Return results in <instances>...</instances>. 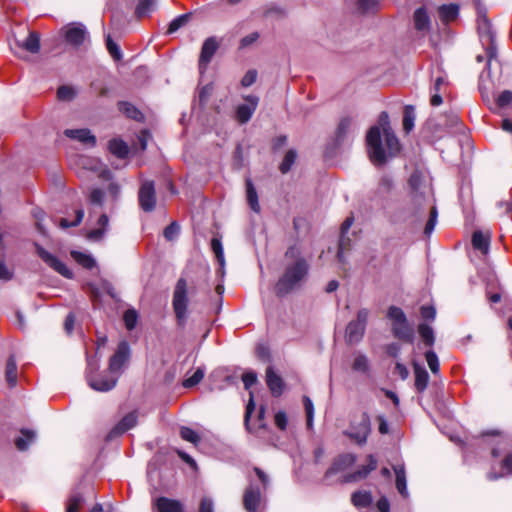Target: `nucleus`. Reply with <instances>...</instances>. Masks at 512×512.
I'll list each match as a JSON object with an SVG mask.
<instances>
[{
	"label": "nucleus",
	"mask_w": 512,
	"mask_h": 512,
	"mask_svg": "<svg viewBox=\"0 0 512 512\" xmlns=\"http://www.w3.org/2000/svg\"><path fill=\"white\" fill-rule=\"evenodd\" d=\"M393 470L395 472L396 480V489L401 494L402 497L407 498L409 496L407 489V479H406V471L403 464H398L393 466Z\"/></svg>",
	"instance_id": "nucleus-21"
},
{
	"label": "nucleus",
	"mask_w": 512,
	"mask_h": 512,
	"mask_svg": "<svg viewBox=\"0 0 512 512\" xmlns=\"http://www.w3.org/2000/svg\"><path fill=\"white\" fill-rule=\"evenodd\" d=\"M106 47H107V50L109 51L110 55L115 60H120L122 58V53L120 51L119 46L111 39L110 35L107 36Z\"/></svg>",
	"instance_id": "nucleus-53"
},
{
	"label": "nucleus",
	"mask_w": 512,
	"mask_h": 512,
	"mask_svg": "<svg viewBox=\"0 0 512 512\" xmlns=\"http://www.w3.org/2000/svg\"><path fill=\"white\" fill-rule=\"evenodd\" d=\"M275 425L282 431L286 430L288 425V417L285 411H278L274 416Z\"/></svg>",
	"instance_id": "nucleus-55"
},
{
	"label": "nucleus",
	"mask_w": 512,
	"mask_h": 512,
	"mask_svg": "<svg viewBox=\"0 0 512 512\" xmlns=\"http://www.w3.org/2000/svg\"><path fill=\"white\" fill-rule=\"evenodd\" d=\"M368 316V310L363 308L358 311L356 320L349 322L346 328V340L349 343H357L362 339Z\"/></svg>",
	"instance_id": "nucleus-8"
},
{
	"label": "nucleus",
	"mask_w": 512,
	"mask_h": 512,
	"mask_svg": "<svg viewBox=\"0 0 512 512\" xmlns=\"http://www.w3.org/2000/svg\"><path fill=\"white\" fill-rule=\"evenodd\" d=\"M371 432L370 417L366 412L360 414L358 419L351 421L350 426L344 434L359 445L366 443Z\"/></svg>",
	"instance_id": "nucleus-7"
},
{
	"label": "nucleus",
	"mask_w": 512,
	"mask_h": 512,
	"mask_svg": "<svg viewBox=\"0 0 512 512\" xmlns=\"http://www.w3.org/2000/svg\"><path fill=\"white\" fill-rule=\"evenodd\" d=\"M98 228L89 231L87 238L91 241H100L103 239L106 231L108 230L109 219L106 214H102L98 219Z\"/></svg>",
	"instance_id": "nucleus-25"
},
{
	"label": "nucleus",
	"mask_w": 512,
	"mask_h": 512,
	"mask_svg": "<svg viewBox=\"0 0 512 512\" xmlns=\"http://www.w3.org/2000/svg\"><path fill=\"white\" fill-rule=\"evenodd\" d=\"M211 249L215 254L217 262L219 263L221 275H224L225 257L222 242L219 238H212Z\"/></svg>",
	"instance_id": "nucleus-36"
},
{
	"label": "nucleus",
	"mask_w": 512,
	"mask_h": 512,
	"mask_svg": "<svg viewBox=\"0 0 512 512\" xmlns=\"http://www.w3.org/2000/svg\"><path fill=\"white\" fill-rule=\"evenodd\" d=\"M512 102V92L509 90L503 91L497 98V105L505 107Z\"/></svg>",
	"instance_id": "nucleus-63"
},
{
	"label": "nucleus",
	"mask_w": 512,
	"mask_h": 512,
	"mask_svg": "<svg viewBox=\"0 0 512 512\" xmlns=\"http://www.w3.org/2000/svg\"><path fill=\"white\" fill-rule=\"evenodd\" d=\"M189 18L190 14L188 13L179 15L176 18H174L168 26L167 34H173L176 31H178L181 27L185 26Z\"/></svg>",
	"instance_id": "nucleus-43"
},
{
	"label": "nucleus",
	"mask_w": 512,
	"mask_h": 512,
	"mask_svg": "<svg viewBox=\"0 0 512 512\" xmlns=\"http://www.w3.org/2000/svg\"><path fill=\"white\" fill-rule=\"evenodd\" d=\"M420 314L423 319L433 321L436 317V309L432 305H425L420 308Z\"/></svg>",
	"instance_id": "nucleus-57"
},
{
	"label": "nucleus",
	"mask_w": 512,
	"mask_h": 512,
	"mask_svg": "<svg viewBox=\"0 0 512 512\" xmlns=\"http://www.w3.org/2000/svg\"><path fill=\"white\" fill-rule=\"evenodd\" d=\"M256 79L257 71L254 69L248 70L241 80V85L243 87H250L252 84L255 83Z\"/></svg>",
	"instance_id": "nucleus-59"
},
{
	"label": "nucleus",
	"mask_w": 512,
	"mask_h": 512,
	"mask_svg": "<svg viewBox=\"0 0 512 512\" xmlns=\"http://www.w3.org/2000/svg\"><path fill=\"white\" fill-rule=\"evenodd\" d=\"M356 461V456L353 454H344L339 456L331 466V468L328 469L326 472L327 475L335 474L341 470L346 469L347 467L354 464Z\"/></svg>",
	"instance_id": "nucleus-24"
},
{
	"label": "nucleus",
	"mask_w": 512,
	"mask_h": 512,
	"mask_svg": "<svg viewBox=\"0 0 512 512\" xmlns=\"http://www.w3.org/2000/svg\"><path fill=\"white\" fill-rule=\"evenodd\" d=\"M254 409H255V403H254L253 395L251 394L249 402L246 406V411H245V416H244V424H245V427L247 430H250L249 421L254 412Z\"/></svg>",
	"instance_id": "nucleus-58"
},
{
	"label": "nucleus",
	"mask_w": 512,
	"mask_h": 512,
	"mask_svg": "<svg viewBox=\"0 0 512 512\" xmlns=\"http://www.w3.org/2000/svg\"><path fill=\"white\" fill-rule=\"evenodd\" d=\"M6 380L11 387L17 383V363L14 357H10L7 361Z\"/></svg>",
	"instance_id": "nucleus-41"
},
{
	"label": "nucleus",
	"mask_w": 512,
	"mask_h": 512,
	"mask_svg": "<svg viewBox=\"0 0 512 512\" xmlns=\"http://www.w3.org/2000/svg\"><path fill=\"white\" fill-rule=\"evenodd\" d=\"M352 120L348 117L343 118L337 128V137L342 138L350 129Z\"/></svg>",
	"instance_id": "nucleus-61"
},
{
	"label": "nucleus",
	"mask_w": 512,
	"mask_h": 512,
	"mask_svg": "<svg viewBox=\"0 0 512 512\" xmlns=\"http://www.w3.org/2000/svg\"><path fill=\"white\" fill-rule=\"evenodd\" d=\"M439 17L442 22L448 23L457 18L459 6L457 4H444L438 8Z\"/></svg>",
	"instance_id": "nucleus-28"
},
{
	"label": "nucleus",
	"mask_w": 512,
	"mask_h": 512,
	"mask_svg": "<svg viewBox=\"0 0 512 512\" xmlns=\"http://www.w3.org/2000/svg\"><path fill=\"white\" fill-rule=\"evenodd\" d=\"M246 195L250 208L256 213L260 212L257 191L250 179L246 180Z\"/></svg>",
	"instance_id": "nucleus-34"
},
{
	"label": "nucleus",
	"mask_w": 512,
	"mask_h": 512,
	"mask_svg": "<svg viewBox=\"0 0 512 512\" xmlns=\"http://www.w3.org/2000/svg\"><path fill=\"white\" fill-rule=\"evenodd\" d=\"M155 7V0H140L136 6L135 14L141 18L148 15Z\"/></svg>",
	"instance_id": "nucleus-42"
},
{
	"label": "nucleus",
	"mask_w": 512,
	"mask_h": 512,
	"mask_svg": "<svg viewBox=\"0 0 512 512\" xmlns=\"http://www.w3.org/2000/svg\"><path fill=\"white\" fill-rule=\"evenodd\" d=\"M261 493L258 487L249 486L244 494L243 503L248 512H256L260 503Z\"/></svg>",
	"instance_id": "nucleus-17"
},
{
	"label": "nucleus",
	"mask_w": 512,
	"mask_h": 512,
	"mask_svg": "<svg viewBox=\"0 0 512 512\" xmlns=\"http://www.w3.org/2000/svg\"><path fill=\"white\" fill-rule=\"evenodd\" d=\"M76 95V91L71 86H60L57 90V97L59 100L62 101H70L72 100Z\"/></svg>",
	"instance_id": "nucleus-48"
},
{
	"label": "nucleus",
	"mask_w": 512,
	"mask_h": 512,
	"mask_svg": "<svg viewBox=\"0 0 512 512\" xmlns=\"http://www.w3.org/2000/svg\"><path fill=\"white\" fill-rule=\"evenodd\" d=\"M124 322L125 326L128 330H132L135 328L137 324L138 315L134 309H128L124 313Z\"/></svg>",
	"instance_id": "nucleus-51"
},
{
	"label": "nucleus",
	"mask_w": 512,
	"mask_h": 512,
	"mask_svg": "<svg viewBox=\"0 0 512 512\" xmlns=\"http://www.w3.org/2000/svg\"><path fill=\"white\" fill-rule=\"evenodd\" d=\"M36 434L29 429H22L21 435L15 440V445L19 451H25L35 440Z\"/></svg>",
	"instance_id": "nucleus-31"
},
{
	"label": "nucleus",
	"mask_w": 512,
	"mask_h": 512,
	"mask_svg": "<svg viewBox=\"0 0 512 512\" xmlns=\"http://www.w3.org/2000/svg\"><path fill=\"white\" fill-rule=\"evenodd\" d=\"M64 36L68 44L79 47L88 38V31L82 23H71L64 28Z\"/></svg>",
	"instance_id": "nucleus-10"
},
{
	"label": "nucleus",
	"mask_w": 512,
	"mask_h": 512,
	"mask_svg": "<svg viewBox=\"0 0 512 512\" xmlns=\"http://www.w3.org/2000/svg\"><path fill=\"white\" fill-rule=\"evenodd\" d=\"M246 104L237 107L236 118L241 124L247 123L257 109L259 98L255 95H247L244 97Z\"/></svg>",
	"instance_id": "nucleus-12"
},
{
	"label": "nucleus",
	"mask_w": 512,
	"mask_h": 512,
	"mask_svg": "<svg viewBox=\"0 0 512 512\" xmlns=\"http://www.w3.org/2000/svg\"><path fill=\"white\" fill-rule=\"evenodd\" d=\"M180 436L183 440L190 442L194 445H197L200 442V436L198 435V433L189 427H181Z\"/></svg>",
	"instance_id": "nucleus-46"
},
{
	"label": "nucleus",
	"mask_w": 512,
	"mask_h": 512,
	"mask_svg": "<svg viewBox=\"0 0 512 512\" xmlns=\"http://www.w3.org/2000/svg\"><path fill=\"white\" fill-rule=\"evenodd\" d=\"M416 119L415 109L412 105H407L403 113V129L406 133H410L414 128Z\"/></svg>",
	"instance_id": "nucleus-39"
},
{
	"label": "nucleus",
	"mask_w": 512,
	"mask_h": 512,
	"mask_svg": "<svg viewBox=\"0 0 512 512\" xmlns=\"http://www.w3.org/2000/svg\"><path fill=\"white\" fill-rule=\"evenodd\" d=\"M366 142L369 158L374 165H383L389 158L400 152L401 145L391 129L387 112H381L378 125L369 129Z\"/></svg>",
	"instance_id": "nucleus-2"
},
{
	"label": "nucleus",
	"mask_w": 512,
	"mask_h": 512,
	"mask_svg": "<svg viewBox=\"0 0 512 512\" xmlns=\"http://www.w3.org/2000/svg\"><path fill=\"white\" fill-rule=\"evenodd\" d=\"M427 364L432 371V373L436 374L439 371V360L437 354H425Z\"/></svg>",
	"instance_id": "nucleus-62"
},
{
	"label": "nucleus",
	"mask_w": 512,
	"mask_h": 512,
	"mask_svg": "<svg viewBox=\"0 0 512 512\" xmlns=\"http://www.w3.org/2000/svg\"><path fill=\"white\" fill-rule=\"evenodd\" d=\"M36 251L38 256L57 273L68 279H71L73 277L72 271L56 256H54L53 254H51L38 244H36Z\"/></svg>",
	"instance_id": "nucleus-9"
},
{
	"label": "nucleus",
	"mask_w": 512,
	"mask_h": 512,
	"mask_svg": "<svg viewBox=\"0 0 512 512\" xmlns=\"http://www.w3.org/2000/svg\"><path fill=\"white\" fill-rule=\"evenodd\" d=\"M352 369L355 372L366 374L369 371V363L367 358L360 354L353 362Z\"/></svg>",
	"instance_id": "nucleus-47"
},
{
	"label": "nucleus",
	"mask_w": 512,
	"mask_h": 512,
	"mask_svg": "<svg viewBox=\"0 0 512 512\" xmlns=\"http://www.w3.org/2000/svg\"><path fill=\"white\" fill-rule=\"evenodd\" d=\"M303 404L306 412V418H307V428L312 429L313 428V422H314V404L310 397L303 396Z\"/></svg>",
	"instance_id": "nucleus-44"
},
{
	"label": "nucleus",
	"mask_w": 512,
	"mask_h": 512,
	"mask_svg": "<svg viewBox=\"0 0 512 512\" xmlns=\"http://www.w3.org/2000/svg\"><path fill=\"white\" fill-rule=\"evenodd\" d=\"M349 2L355 3L356 11L361 14L374 13L379 7L378 0H349Z\"/></svg>",
	"instance_id": "nucleus-30"
},
{
	"label": "nucleus",
	"mask_w": 512,
	"mask_h": 512,
	"mask_svg": "<svg viewBox=\"0 0 512 512\" xmlns=\"http://www.w3.org/2000/svg\"><path fill=\"white\" fill-rule=\"evenodd\" d=\"M415 388L422 393L426 390L429 382V374L426 368L417 362H414Z\"/></svg>",
	"instance_id": "nucleus-23"
},
{
	"label": "nucleus",
	"mask_w": 512,
	"mask_h": 512,
	"mask_svg": "<svg viewBox=\"0 0 512 512\" xmlns=\"http://www.w3.org/2000/svg\"><path fill=\"white\" fill-rule=\"evenodd\" d=\"M108 148H109V151L113 155H115L116 157H118L120 159H124L129 153L127 144L120 139L110 140L109 144H108Z\"/></svg>",
	"instance_id": "nucleus-33"
},
{
	"label": "nucleus",
	"mask_w": 512,
	"mask_h": 512,
	"mask_svg": "<svg viewBox=\"0 0 512 512\" xmlns=\"http://www.w3.org/2000/svg\"><path fill=\"white\" fill-rule=\"evenodd\" d=\"M437 217H438L437 208L432 207V209L430 211V217H429V219L425 225V228H424V234L426 236L429 237L432 234V232L434 231V228H435V225L437 222Z\"/></svg>",
	"instance_id": "nucleus-50"
},
{
	"label": "nucleus",
	"mask_w": 512,
	"mask_h": 512,
	"mask_svg": "<svg viewBox=\"0 0 512 512\" xmlns=\"http://www.w3.org/2000/svg\"><path fill=\"white\" fill-rule=\"evenodd\" d=\"M91 204L102 206L104 202V192L99 188H94L89 194Z\"/></svg>",
	"instance_id": "nucleus-54"
},
{
	"label": "nucleus",
	"mask_w": 512,
	"mask_h": 512,
	"mask_svg": "<svg viewBox=\"0 0 512 512\" xmlns=\"http://www.w3.org/2000/svg\"><path fill=\"white\" fill-rule=\"evenodd\" d=\"M104 354H87L86 379L95 391L107 392L116 386L119 375L130 361V354H113L103 359Z\"/></svg>",
	"instance_id": "nucleus-1"
},
{
	"label": "nucleus",
	"mask_w": 512,
	"mask_h": 512,
	"mask_svg": "<svg viewBox=\"0 0 512 512\" xmlns=\"http://www.w3.org/2000/svg\"><path fill=\"white\" fill-rule=\"evenodd\" d=\"M173 309L180 326H184L187 320V282L185 279L180 278L175 286L172 301Z\"/></svg>",
	"instance_id": "nucleus-6"
},
{
	"label": "nucleus",
	"mask_w": 512,
	"mask_h": 512,
	"mask_svg": "<svg viewBox=\"0 0 512 512\" xmlns=\"http://www.w3.org/2000/svg\"><path fill=\"white\" fill-rule=\"evenodd\" d=\"M84 217V210L83 209H78L76 211V218L73 222H69L67 219L65 218H62L60 220V226L62 228H68V227H73V226H77L81 223L82 219Z\"/></svg>",
	"instance_id": "nucleus-56"
},
{
	"label": "nucleus",
	"mask_w": 512,
	"mask_h": 512,
	"mask_svg": "<svg viewBox=\"0 0 512 512\" xmlns=\"http://www.w3.org/2000/svg\"><path fill=\"white\" fill-rule=\"evenodd\" d=\"M354 218L353 217H347L344 222L341 225V236L339 240V248L337 252V257L339 261H343V255L344 251L348 249L349 246V238L346 237V234L348 233L349 229L351 228L353 224Z\"/></svg>",
	"instance_id": "nucleus-20"
},
{
	"label": "nucleus",
	"mask_w": 512,
	"mask_h": 512,
	"mask_svg": "<svg viewBox=\"0 0 512 512\" xmlns=\"http://www.w3.org/2000/svg\"><path fill=\"white\" fill-rule=\"evenodd\" d=\"M352 503L357 508L367 507L372 502V496L369 492L358 491L352 494Z\"/></svg>",
	"instance_id": "nucleus-40"
},
{
	"label": "nucleus",
	"mask_w": 512,
	"mask_h": 512,
	"mask_svg": "<svg viewBox=\"0 0 512 512\" xmlns=\"http://www.w3.org/2000/svg\"><path fill=\"white\" fill-rule=\"evenodd\" d=\"M71 257L85 269H92L96 266V261L91 254L80 251H71Z\"/></svg>",
	"instance_id": "nucleus-35"
},
{
	"label": "nucleus",
	"mask_w": 512,
	"mask_h": 512,
	"mask_svg": "<svg viewBox=\"0 0 512 512\" xmlns=\"http://www.w3.org/2000/svg\"><path fill=\"white\" fill-rule=\"evenodd\" d=\"M156 507L159 512H183L182 505L179 501L166 497H159L156 500Z\"/></svg>",
	"instance_id": "nucleus-27"
},
{
	"label": "nucleus",
	"mask_w": 512,
	"mask_h": 512,
	"mask_svg": "<svg viewBox=\"0 0 512 512\" xmlns=\"http://www.w3.org/2000/svg\"><path fill=\"white\" fill-rule=\"evenodd\" d=\"M83 502L84 498L80 494L73 495L68 501L67 509H72L73 511L78 512Z\"/></svg>",
	"instance_id": "nucleus-60"
},
{
	"label": "nucleus",
	"mask_w": 512,
	"mask_h": 512,
	"mask_svg": "<svg viewBox=\"0 0 512 512\" xmlns=\"http://www.w3.org/2000/svg\"><path fill=\"white\" fill-rule=\"evenodd\" d=\"M387 317L392 321V331L395 337L404 341H411L413 338V329L409 325L403 310L396 306H391Z\"/></svg>",
	"instance_id": "nucleus-5"
},
{
	"label": "nucleus",
	"mask_w": 512,
	"mask_h": 512,
	"mask_svg": "<svg viewBox=\"0 0 512 512\" xmlns=\"http://www.w3.org/2000/svg\"><path fill=\"white\" fill-rule=\"evenodd\" d=\"M137 424L136 412H131L124 416L121 421L112 429L110 435H121L124 432L132 429Z\"/></svg>",
	"instance_id": "nucleus-22"
},
{
	"label": "nucleus",
	"mask_w": 512,
	"mask_h": 512,
	"mask_svg": "<svg viewBox=\"0 0 512 512\" xmlns=\"http://www.w3.org/2000/svg\"><path fill=\"white\" fill-rule=\"evenodd\" d=\"M477 28L481 44L483 45L486 51V70L489 75L492 61L497 60V48L495 45V35L492 30L491 23L487 16L483 14L481 11H479L478 13Z\"/></svg>",
	"instance_id": "nucleus-4"
},
{
	"label": "nucleus",
	"mask_w": 512,
	"mask_h": 512,
	"mask_svg": "<svg viewBox=\"0 0 512 512\" xmlns=\"http://www.w3.org/2000/svg\"><path fill=\"white\" fill-rule=\"evenodd\" d=\"M204 374H205L204 367H198L190 377L186 378L183 381V386L185 388L194 387L203 379Z\"/></svg>",
	"instance_id": "nucleus-45"
},
{
	"label": "nucleus",
	"mask_w": 512,
	"mask_h": 512,
	"mask_svg": "<svg viewBox=\"0 0 512 512\" xmlns=\"http://www.w3.org/2000/svg\"><path fill=\"white\" fill-rule=\"evenodd\" d=\"M16 45L34 54L40 50V37L36 32H30L24 41H16Z\"/></svg>",
	"instance_id": "nucleus-26"
},
{
	"label": "nucleus",
	"mask_w": 512,
	"mask_h": 512,
	"mask_svg": "<svg viewBox=\"0 0 512 512\" xmlns=\"http://www.w3.org/2000/svg\"><path fill=\"white\" fill-rule=\"evenodd\" d=\"M179 233L180 226L176 222H172L164 229L163 235L166 240L173 241L178 237Z\"/></svg>",
	"instance_id": "nucleus-52"
},
{
	"label": "nucleus",
	"mask_w": 512,
	"mask_h": 512,
	"mask_svg": "<svg viewBox=\"0 0 512 512\" xmlns=\"http://www.w3.org/2000/svg\"><path fill=\"white\" fill-rule=\"evenodd\" d=\"M266 382L273 396L278 397L283 393L284 382L282 378L275 373L272 366L266 369Z\"/></svg>",
	"instance_id": "nucleus-16"
},
{
	"label": "nucleus",
	"mask_w": 512,
	"mask_h": 512,
	"mask_svg": "<svg viewBox=\"0 0 512 512\" xmlns=\"http://www.w3.org/2000/svg\"><path fill=\"white\" fill-rule=\"evenodd\" d=\"M472 245L483 254H487L490 245L489 237L481 231H475L472 235Z\"/></svg>",
	"instance_id": "nucleus-32"
},
{
	"label": "nucleus",
	"mask_w": 512,
	"mask_h": 512,
	"mask_svg": "<svg viewBox=\"0 0 512 512\" xmlns=\"http://www.w3.org/2000/svg\"><path fill=\"white\" fill-rule=\"evenodd\" d=\"M139 205L145 212H151L156 205L155 186L153 181L146 180L139 189Z\"/></svg>",
	"instance_id": "nucleus-11"
},
{
	"label": "nucleus",
	"mask_w": 512,
	"mask_h": 512,
	"mask_svg": "<svg viewBox=\"0 0 512 512\" xmlns=\"http://www.w3.org/2000/svg\"><path fill=\"white\" fill-rule=\"evenodd\" d=\"M418 333H419L421 340L423 341V343L426 346H428V347L433 346L435 337H434V331L431 326H429L425 323L419 324Z\"/></svg>",
	"instance_id": "nucleus-38"
},
{
	"label": "nucleus",
	"mask_w": 512,
	"mask_h": 512,
	"mask_svg": "<svg viewBox=\"0 0 512 512\" xmlns=\"http://www.w3.org/2000/svg\"><path fill=\"white\" fill-rule=\"evenodd\" d=\"M408 184L415 198L423 197L428 189L427 177L424 172L418 169L411 174Z\"/></svg>",
	"instance_id": "nucleus-13"
},
{
	"label": "nucleus",
	"mask_w": 512,
	"mask_h": 512,
	"mask_svg": "<svg viewBox=\"0 0 512 512\" xmlns=\"http://www.w3.org/2000/svg\"><path fill=\"white\" fill-rule=\"evenodd\" d=\"M447 79L446 77L444 76H438L432 87H431V99H430V103L432 106H439L442 104L443 102V99H442V96H441V93L446 89V86H447Z\"/></svg>",
	"instance_id": "nucleus-19"
},
{
	"label": "nucleus",
	"mask_w": 512,
	"mask_h": 512,
	"mask_svg": "<svg viewBox=\"0 0 512 512\" xmlns=\"http://www.w3.org/2000/svg\"><path fill=\"white\" fill-rule=\"evenodd\" d=\"M414 26L418 31L429 30L430 18L424 7L418 8L413 15Z\"/></svg>",
	"instance_id": "nucleus-29"
},
{
	"label": "nucleus",
	"mask_w": 512,
	"mask_h": 512,
	"mask_svg": "<svg viewBox=\"0 0 512 512\" xmlns=\"http://www.w3.org/2000/svg\"><path fill=\"white\" fill-rule=\"evenodd\" d=\"M64 135L68 138L79 141L82 144L89 145L91 147L96 144V137L87 128L82 129H66Z\"/></svg>",
	"instance_id": "nucleus-15"
},
{
	"label": "nucleus",
	"mask_w": 512,
	"mask_h": 512,
	"mask_svg": "<svg viewBox=\"0 0 512 512\" xmlns=\"http://www.w3.org/2000/svg\"><path fill=\"white\" fill-rule=\"evenodd\" d=\"M285 258L292 259L294 262L286 266L283 275L275 285V292L278 296L287 295L297 288L309 271L306 259L301 256L300 250L296 246L287 249Z\"/></svg>",
	"instance_id": "nucleus-3"
},
{
	"label": "nucleus",
	"mask_w": 512,
	"mask_h": 512,
	"mask_svg": "<svg viewBox=\"0 0 512 512\" xmlns=\"http://www.w3.org/2000/svg\"><path fill=\"white\" fill-rule=\"evenodd\" d=\"M119 110L128 118L133 120L141 121L143 119V114L141 111L129 102H120Z\"/></svg>",
	"instance_id": "nucleus-37"
},
{
	"label": "nucleus",
	"mask_w": 512,
	"mask_h": 512,
	"mask_svg": "<svg viewBox=\"0 0 512 512\" xmlns=\"http://www.w3.org/2000/svg\"><path fill=\"white\" fill-rule=\"evenodd\" d=\"M296 156L297 155L294 150H289L286 153L282 163L280 164V171L283 174L287 173L291 169L292 165L294 164V162L296 160Z\"/></svg>",
	"instance_id": "nucleus-49"
},
{
	"label": "nucleus",
	"mask_w": 512,
	"mask_h": 512,
	"mask_svg": "<svg viewBox=\"0 0 512 512\" xmlns=\"http://www.w3.org/2000/svg\"><path fill=\"white\" fill-rule=\"evenodd\" d=\"M218 46L219 45L215 37H209L204 41L199 58V69L201 73H203L207 68V65L216 53Z\"/></svg>",
	"instance_id": "nucleus-14"
},
{
	"label": "nucleus",
	"mask_w": 512,
	"mask_h": 512,
	"mask_svg": "<svg viewBox=\"0 0 512 512\" xmlns=\"http://www.w3.org/2000/svg\"><path fill=\"white\" fill-rule=\"evenodd\" d=\"M377 467V460L373 455L368 456V464L366 466H362L356 472L346 475L345 482H354L360 479L366 478L369 473L375 470Z\"/></svg>",
	"instance_id": "nucleus-18"
},
{
	"label": "nucleus",
	"mask_w": 512,
	"mask_h": 512,
	"mask_svg": "<svg viewBox=\"0 0 512 512\" xmlns=\"http://www.w3.org/2000/svg\"><path fill=\"white\" fill-rule=\"evenodd\" d=\"M242 381L245 388L249 389L257 382V374L255 372H246L242 376Z\"/></svg>",
	"instance_id": "nucleus-64"
}]
</instances>
